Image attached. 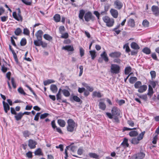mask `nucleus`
Here are the masks:
<instances>
[{
  "label": "nucleus",
  "instance_id": "nucleus-1",
  "mask_svg": "<svg viewBox=\"0 0 159 159\" xmlns=\"http://www.w3.org/2000/svg\"><path fill=\"white\" fill-rule=\"evenodd\" d=\"M67 129L68 131L72 132L75 130L77 125L73 120L69 119L67 121Z\"/></svg>",
  "mask_w": 159,
  "mask_h": 159
},
{
  "label": "nucleus",
  "instance_id": "nucleus-2",
  "mask_svg": "<svg viewBox=\"0 0 159 159\" xmlns=\"http://www.w3.org/2000/svg\"><path fill=\"white\" fill-rule=\"evenodd\" d=\"M103 21L106 24L107 27H111L114 23V20L113 18H111L107 16H105L102 17Z\"/></svg>",
  "mask_w": 159,
  "mask_h": 159
},
{
  "label": "nucleus",
  "instance_id": "nucleus-3",
  "mask_svg": "<svg viewBox=\"0 0 159 159\" xmlns=\"http://www.w3.org/2000/svg\"><path fill=\"white\" fill-rule=\"evenodd\" d=\"M120 67L117 64H111L110 66V72L111 74H116L120 72Z\"/></svg>",
  "mask_w": 159,
  "mask_h": 159
},
{
  "label": "nucleus",
  "instance_id": "nucleus-4",
  "mask_svg": "<svg viewBox=\"0 0 159 159\" xmlns=\"http://www.w3.org/2000/svg\"><path fill=\"white\" fill-rule=\"evenodd\" d=\"M145 133V131L142 132L139 134L137 138H133L131 140V143L134 144H138L139 141L143 139Z\"/></svg>",
  "mask_w": 159,
  "mask_h": 159
},
{
  "label": "nucleus",
  "instance_id": "nucleus-5",
  "mask_svg": "<svg viewBox=\"0 0 159 159\" xmlns=\"http://www.w3.org/2000/svg\"><path fill=\"white\" fill-rule=\"evenodd\" d=\"M118 109L116 107H114L112 108L111 112V114L110 113L107 112L106 114L107 116L110 119H112L113 116H118Z\"/></svg>",
  "mask_w": 159,
  "mask_h": 159
},
{
  "label": "nucleus",
  "instance_id": "nucleus-6",
  "mask_svg": "<svg viewBox=\"0 0 159 159\" xmlns=\"http://www.w3.org/2000/svg\"><path fill=\"white\" fill-rule=\"evenodd\" d=\"M93 16L92 13L89 11L86 13L84 16V18L85 20L87 22L91 20H93Z\"/></svg>",
  "mask_w": 159,
  "mask_h": 159
},
{
  "label": "nucleus",
  "instance_id": "nucleus-7",
  "mask_svg": "<svg viewBox=\"0 0 159 159\" xmlns=\"http://www.w3.org/2000/svg\"><path fill=\"white\" fill-rule=\"evenodd\" d=\"M20 9H18V13L17 14L16 12H14L12 13V16L14 18L18 21H22V18L20 15Z\"/></svg>",
  "mask_w": 159,
  "mask_h": 159
},
{
  "label": "nucleus",
  "instance_id": "nucleus-8",
  "mask_svg": "<svg viewBox=\"0 0 159 159\" xmlns=\"http://www.w3.org/2000/svg\"><path fill=\"white\" fill-rule=\"evenodd\" d=\"M151 10L155 16H158L159 15V8L157 6H152L151 7Z\"/></svg>",
  "mask_w": 159,
  "mask_h": 159
},
{
  "label": "nucleus",
  "instance_id": "nucleus-9",
  "mask_svg": "<svg viewBox=\"0 0 159 159\" xmlns=\"http://www.w3.org/2000/svg\"><path fill=\"white\" fill-rule=\"evenodd\" d=\"M114 5L115 6V8L118 9H120L122 8L123 4L119 0H116L114 2Z\"/></svg>",
  "mask_w": 159,
  "mask_h": 159
},
{
  "label": "nucleus",
  "instance_id": "nucleus-10",
  "mask_svg": "<svg viewBox=\"0 0 159 159\" xmlns=\"http://www.w3.org/2000/svg\"><path fill=\"white\" fill-rule=\"evenodd\" d=\"M110 13H111L112 16L114 18H117L118 15V11L113 8H111L110 11Z\"/></svg>",
  "mask_w": 159,
  "mask_h": 159
},
{
  "label": "nucleus",
  "instance_id": "nucleus-11",
  "mask_svg": "<svg viewBox=\"0 0 159 159\" xmlns=\"http://www.w3.org/2000/svg\"><path fill=\"white\" fill-rule=\"evenodd\" d=\"M145 156V155L143 153L140 152L134 156L132 158L134 159H143Z\"/></svg>",
  "mask_w": 159,
  "mask_h": 159
},
{
  "label": "nucleus",
  "instance_id": "nucleus-12",
  "mask_svg": "<svg viewBox=\"0 0 159 159\" xmlns=\"http://www.w3.org/2000/svg\"><path fill=\"white\" fill-rule=\"evenodd\" d=\"M36 143L35 141L32 139H30L29 141V146L31 148H34L36 146Z\"/></svg>",
  "mask_w": 159,
  "mask_h": 159
},
{
  "label": "nucleus",
  "instance_id": "nucleus-13",
  "mask_svg": "<svg viewBox=\"0 0 159 159\" xmlns=\"http://www.w3.org/2000/svg\"><path fill=\"white\" fill-rule=\"evenodd\" d=\"M62 49L67 50L68 51L73 52L74 50V49L72 45H68L65 46L63 47L62 48Z\"/></svg>",
  "mask_w": 159,
  "mask_h": 159
},
{
  "label": "nucleus",
  "instance_id": "nucleus-14",
  "mask_svg": "<svg viewBox=\"0 0 159 159\" xmlns=\"http://www.w3.org/2000/svg\"><path fill=\"white\" fill-rule=\"evenodd\" d=\"M121 53L119 52H112L109 54V56L112 58L118 57L120 56Z\"/></svg>",
  "mask_w": 159,
  "mask_h": 159
},
{
  "label": "nucleus",
  "instance_id": "nucleus-15",
  "mask_svg": "<svg viewBox=\"0 0 159 159\" xmlns=\"http://www.w3.org/2000/svg\"><path fill=\"white\" fill-rule=\"evenodd\" d=\"M102 58L106 62H107L109 61V59L107 54L105 51H104L100 55Z\"/></svg>",
  "mask_w": 159,
  "mask_h": 159
},
{
  "label": "nucleus",
  "instance_id": "nucleus-16",
  "mask_svg": "<svg viewBox=\"0 0 159 159\" xmlns=\"http://www.w3.org/2000/svg\"><path fill=\"white\" fill-rule=\"evenodd\" d=\"M147 89V86L146 85H141L139 89L138 92L140 93H142L145 91Z\"/></svg>",
  "mask_w": 159,
  "mask_h": 159
},
{
  "label": "nucleus",
  "instance_id": "nucleus-17",
  "mask_svg": "<svg viewBox=\"0 0 159 159\" xmlns=\"http://www.w3.org/2000/svg\"><path fill=\"white\" fill-rule=\"evenodd\" d=\"M85 11L83 9L80 10L79 14V17L80 20H84L83 17L85 14Z\"/></svg>",
  "mask_w": 159,
  "mask_h": 159
},
{
  "label": "nucleus",
  "instance_id": "nucleus-18",
  "mask_svg": "<svg viewBox=\"0 0 159 159\" xmlns=\"http://www.w3.org/2000/svg\"><path fill=\"white\" fill-rule=\"evenodd\" d=\"M2 104L5 111L6 113H7L8 111L10 110V107L7 103L5 101H3Z\"/></svg>",
  "mask_w": 159,
  "mask_h": 159
},
{
  "label": "nucleus",
  "instance_id": "nucleus-19",
  "mask_svg": "<svg viewBox=\"0 0 159 159\" xmlns=\"http://www.w3.org/2000/svg\"><path fill=\"white\" fill-rule=\"evenodd\" d=\"M50 89L53 93H56L57 91V88L55 84H51L50 87Z\"/></svg>",
  "mask_w": 159,
  "mask_h": 159
},
{
  "label": "nucleus",
  "instance_id": "nucleus-20",
  "mask_svg": "<svg viewBox=\"0 0 159 159\" xmlns=\"http://www.w3.org/2000/svg\"><path fill=\"white\" fill-rule=\"evenodd\" d=\"M82 85L85 87L87 90L90 92H92L93 90V88L92 87L89 86L87 84L85 83H82Z\"/></svg>",
  "mask_w": 159,
  "mask_h": 159
},
{
  "label": "nucleus",
  "instance_id": "nucleus-21",
  "mask_svg": "<svg viewBox=\"0 0 159 159\" xmlns=\"http://www.w3.org/2000/svg\"><path fill=\"white\" fill-rule=\"evenodd\" d=\"M128 25L131 27H134L135 26V21L133 19H130L128 21Z\"/></svg>",
  "mask_w": 159,
  "mask_h": 159
},
{
  "label": "nucleus",
  "instance_id": "nucleus-22",
  "mask_svg": "<svg viewBox=\"0 0 159 159\" xmlns=\"http://www.w3.org/2000/svg\"><path fill=\"white\" fill-rule=\"evenodd\" d=\"M43 34V32L42 30H40L38 31L35 34L37 39H42V35Z\"/></svg>",
  "mask_w": 159,
  "mask_h": 159
},
{
  "label": "nucleus",
  "instance_id": "nucleus-23",
  "mask_svg": "<svg viewBox=\"0 0 159 159\" xmlns=\"http://www.w3.org/2000/svg\"><path fill=\"white\" fill-rule=\"evenodd\" d=\"M121 145L124 147H128L129 146V144L128 143V139L126 138H124L123 142L121 143Z\"/></svg>",
  "mask_w": 159,
  "mask_h": 159
},
{
  "label": "nucleus",
  "instance_id": "nucleus-24",
  "mask_svg": "<svg viewBox=\"0 0 159 159\" xmlns=\"http://www.w3.org/2000/svg\"><path fill=\"white\" fill-rule=\"evenodd\" d=\"M57 123L61 127H64L66 125V122L64 120L61 119H58Z\"/></svg>",
  "mask_w": 159,
  "mask_h": 159
},
{
  "label": "nucleus",
  "instance_id": "nucleus-25",
  "mask_svg": "<svg viewBox=\"0 0 159 159\" xmlns=\"http://www.w3.org/2000/svg\"><path fill=\"white\" fill-rule=\"evenodd\" d=\"M131 47L132 48L135 49H139L140 48L138 44L136 43L133 42L131 44Z\"/></svg>",
  "mask_w": 159,
  "mask_h": 159
},
{
  "label": "nucleus",
  "instance_id": "nucleus-26",
  "mask_svg": "<svg viewBox=\"0 0 159 159\" xmlns=\"http://www.w3.org/2000/svg\"><path fill=\"white\" fill-rule=\"evenodd\" d=\"M89 156L95 159H98L99 158V155L94 153H89Z\"/></svg>",
  "mask_w": 159,
  "mask_h": 159
},
{
  "label": "nucleus",
  "instance_id": "nucleus-27",
  "mask_svg": "<svg viewBox=\"0 0 159 159\" xmlns=\"http://www.w3.org/2000/svg\"><path fill=\"white\" fill-rule=\"evenodd\" d=\"M23 115L22 113L20 112L15 116V117L17 120H20Z\"/></svg>",
  "mask_w": 159,
  "mask_h": 159
},
{
  "label": "nucleus",
  "instance_id": "nucleus-28",
  "mask_svg": "<svg viewBox=\"0 0 159 159\" xmlns=\"http://www.w3.org/2000/svg\"><path fill=\"white\" fill-rule=\"evenodd\" d=\"M153 93V89L150 85L148 86V95L151 97Z\"/></svg>",
  "mask_w": 159,
  "mask_h": 159
},
{
  "label": "nucleus",
  "instance_id": "nucleus-29",
  "mask_svg": "<svg viewBox=\"0 0 159 159\" xmlns=\"http://www.w3.org/2000/svg\"><path fill=\"white\" fill-rule=\"evenodd\" d=\"M53 18L56 22H59L60 21L61 19L60 16L58 14H56L54 16Z\"/></svg>",
  "mask_w": 159,
  "mask_h": 159
},
{
  "label": "nucleus",
  "instance_id": "nucleus-30",
  "mask_svg": "<svg viewBox=\"0 0 159 159\" xmlns=\"http://www.w3.org/2000/svg\"><path fill=\"white\" fill-rule=\"evenodd\" d=\"M54 82L55 81H54L53 80L49 79L44 81L43 82V84L44 85L46 86L50 84L54 83Z\"/></svg>",
  "mask_w": 159,
  "mask_h": 159
},
{
  "label": "nucleus",
  "instance_id": "nucleus-31",
  "mask_svg": "<svg viewBox=\"0 0 159 159\" xmlns=\"http://www.w3.org/2000/svg\"><path fill=\"white\" fill-rule=\"evenodd\" d=\"M138 134V132L135 130L131 131L129 133V135L131 137L136 136Z\"/></svg>",
  "mask_w": 159,
  "mask_h": 159
},
{
  "label": "nucleus",
  "instance_id": "nucleus-32",
  "mask_svg": "<svg viewBox=\"0 0 159 159\" xmlns=\"http://www.w3.org/2000/svg\"><path fill=\"white\" fill-rule=\"evenodd\" d=\"M99 106L100 109L103 110H105L106 107L105 104L104 102H100L99 103Z\"/></svg>",
  "mask_w": 159,
  "mask_h": 159
},
{
  "label": "nucleus",
  "instance_id": "nucleus-33",
  "mask_svg": "<svg viewBox=\"0 0 159 159\" xmlns=\"http://www.w3.org/2000/svg\"><path fill=\"white\" fill-rule=\"evenodd\" d=\"M62 92L64 95L65 97H69L70 95V93L66 89H63L62 90Z\"/></svg>",
  "mask_w": 159,
  "mask_h": 159
},
{
  "label": "nucleus",
  "instance_id": "nucleus-34",
  "mask_svg": "<svg viewBox=\"0 0 159 159\" xmlns=\"http://www.w3.org/2000/svg\"><path fill=\"white\" fill-rule=\"evenodd\" d=\"M42 41V39H37V40H34V43L35 46H41Z\"/></svg>",
  "mask_w": 159,
  "mask_h": 159
},
{
  "label": "nucleus",
  "instance_id": "nucleus-35",
  "mask_svg": "<svg viewBox=\"0 0 159 159\" xmlns=\"http://www.w3.org/2000/svg\"><path fill=\"white\" fill-rule=\"evenodd\" d=\"M131 70V67L129 66L126 67L125 70V73L126 75H128Z\"/></svg>",
  "mask_w": 159,
  "mask_h": 159
},
{
  "label": "nucleus",
  "instance_id": "nucleus-36",
  "mask_svg": "<svg viewBox=\"0 0 159 159\" xmlns=\"http://www.w3.org/2000/svg\"><path fill=\"white\" fill-rule=\"evenodd\" d=\"M43 38L46 40L50 41L52 39V37L48 34H44L43 35Z\"/></svg>",
  "mask_w": 159,
  "mask_h": 159
},
{
  "label": "nucleus",
  "instance_id": "nucleus-37",
  "mask_svg": "<svg viewBox=\"0 0 159 159\" xmlns=\"http://www.w3.org/2000/svg\"><path fill=\"white\" fill-rule=\"evenodd\" d=\"M89 52L91 56L92 59L93 60L96 57V51L94 50H91L89 51Z\"/></svg>",
  "mask_w": 159,
  "mask_h": 159
},
{
  "label": "nucleus",
  "instance_id": "nucleus-38",
  "mask_svg": "<svg viewBox=\"0 0 159 159\" xmlns=\"http://www.w3.org/2000/svg\"><path fill=\"white\" fill-rule=\"evenodd\" d=\"M93 96L94 97H97L98 98H101L102 95L99 92L94 91L93 93Z\"/></svg>",
  "mask_w": 159,
  "mask_h": 159
},
{
  "label": "nucleus",
  "instance_id": "nucleus-39",
  "mask_svg": "<svg viewBox=\"0 0 159 159\" xmlns=\"http://www.w3.org/2000/svg\"><path fill=\"white\" fill-rule=\"evenodd\" d=\"M117 116H113L112 119H113L112 120V121L113 122H114L116 123H118L119 122V120L118 117Z\"/></svg>",
  "mask_w": 159,
  "mask_h": 159
},
{
  "label": "nucleus",
  "instance_id": "nucleus-40",
  "mask_svg": "<svg viewBox=\"0 0 159 159\" xmlns=\"http://www.w3.org/2000/svg\"><path fill=\"white\" fill-rule=\"evenodd\" d=\"M143 52L147 54H149L151 51L150 49L148 48H145L143 49Z\"/></svg>",
  "mask_w": 159,
  "mask_h": 159
},
{
  "label": "nucleus",
  "instance_id": "nucleus-41",
  "mask_svg": "<svg viewBox=\"0 0 159 159\" xmlns=\"http://www.w3.org/2000/svg\"><path fill=\"white\" fill-rule=\"evenodd\" d=\"M123 48L125 49V51L127 52H128L130 51V49L128 43L125 44L124 45Z\"/></svg>",
  "mask_w": 159,
  "mask_h": 159
},
{
  "label": "nucleus",
  "instance_id": "nucleus-42",
  "mask_svg": "<svg viewBox=\"0 0 159 159\" xmlns=\"http://www.w3.org/2000/svg\"><path fill=\"white\" fill-rule=\"evenodd\" d=\"M141 85V82L140 81H138L135 84L134 87L136 89H139Z\"/></svg>",
  "mask_w": 159,
  "mask_h": 159
},
{
  "label": "nucleus",
  "instance_id": "nucleus-43",
  "mask_svg": "<svg viewBox=\"0 0 159 159\" xmlns=\"http://www.w3.org/2000/svg\"><path fill=\"white\" fill-rule=\"evenodd\" d=\"M21 32L22 30H21V29L19 28H18L14 32V33L16 35H19L21 33Z\"/></svg>",
  "mask_w": 159,
  "mask_h": 159
},
{
  "label": "nucleus",
  "instance_id": "nucleus-44",
  "mask_svg": "<svg viewBox=\"0 0 159 159\" xmlns=\"http://www.w3.org/2000/svg\"><path fill=\"white\" fill-rule=\"evenodd\" d=\"M129 82L131 84H133L137 80V78L135 77H132L129 78Z\"/></svg>",
  "mask_w": 159,
  "mask_h": 159
},
{
  "label": "nucleus",
  "instance_id": "nucleus-45",
  "mask_svg": "<svg viewBox=\"0 0 159 159\" xmlns=\"http://www.w3.org/2000/svg\"><path fill=\"white\" fill-rule=\"evenodd\" d=\"M18 92L21 94L25 95L26 94L24 92L23 89L21 87L19 88L18 89Z\"/></svg>",
  "mask_w": 159,
  "mask_h": 159
},
{
  "label": "nucleus",
  "instance_id": "nucleus-46",
  "mask_svg": "<svg viewBox=\"0 0 159 159\" xmlns=\"http://www.w3.org/2000/svg\"><path fill=\"white\" fill-rule=\"evenodd\" d=\"M142 25L144 27H147L149 26V22L147 20H144L143 22Z\"/></svg>",
  "mask_w": 159,
  "mask_h": 159
},
{
  "label": "nucleus",
  "instance_id": "nucleus-47",
  "mask_svg": "<svg viewBox=\"0 0 159 159\" xmlns=\"http://www.w3.org/2000/svg\"><path fill=\"white\" fill-rule=\"evenodd\" d=\"M65 30V28L64 26L62 25L60 26L59 29V33L61 34H62Z\"/></svg>",
  "mask_w": 159,
  "mask_h": 159
},
{
  "label": "nucleus",
  "instance_id": "nucleus-48",
  "mask_svg": "<svg viewBox=\"0 0 159 159\" xmlns=\"http://www.w3.org/2000/svg\"><path fill=\"white\" fill-rule=\"evenodd\" d=\"M26 43V39L25 38L22 39L20 42V44L22 46H24L25 45Z\"/></svg>",
  "mask_w": 159,
  "mask_h": 159
},
{
  "label": "nucleus",
  "instance_id": "nucleus-49",
  "mask_svg": "<svg viewBox=\"0 0 159 159\" xmlns=\"http://www.w3.org/2000/svg\"><path fill=\"white\" fill-rule=\"evenodd\" d=\"M36 155H42L41 150L40 148L38 149L34 152Z\"/></svg>",
  "mask_w": 159,
  "mask_h": 159
},
{
  "label": "nucleus",
  "instance_id": "nucleus-50",
  "mask_svg": "<svg viewBox=\"0 0 159 159\" xmlns=\"http://www.w3.org/2000/svg\"><path fill=\"white\" fill-rule=\"evenodd\" d=\"M24 136L25 137H29L30 134V133L27 130L24 131L23 132Z\"/></svg>",
  "mask_w": 159,
  "mask_h": 159
},
{
  "label": "nucleus",
  "instance_id": "nucleus-51",
  "mask_svg": "<svg viewBox=\"0 0 159 159\" xmlns=\"http://www.w3.org/2000/svg\"><path fill=\"white\" fill-rule=\"evenodd\" d=\"M62 35L61 37L62 38L67 39L68 38L69 35L67 33H62L61 34Z\"/></svg>",
  "mask_w": 159,
  "mask_h": 159
},
{
  "label": "nucleus",
  "instance_id": "nucleus-52",
  "mask_svg": "<svg viewBox=\"0 0 159 159\" xmlns=\"http://www.w3.org/2000/svg\"><path fill=\"white\" fill-rule=\"evenodd\" d=\"M11 84H12L13 88L14 89H16V83L14 79V78H11Z\"/></svg>",
  "mask_w": 159,
  "mask_h": 159
},
{
  "label": "nucleus",
  "instance_id": "nucleus-53",
  "mask_svg": "<svg viewBox=\"0 0 159 159\" xmlns=\"http://www.w3.org/2000/svg\"><path fill=\"white\" fill-rule=\"evenodd\" d=\"M70 146H67L66 147V148L65 149V159H67V157H68V153H67V150L69 148H70Z\"/></svg>",
  "mask_w": 159,
  "mask_h": 159
},
{
  "label": "nucleus",
  "instance_id": "nucleus-54",
  "mask_svg": "<svg viewBox=\"0 0 159 159\" xmlns=\"http://www.w3.org/2000/svg\"><path fill=\"white\" fill-rule=\"evenodd\" d=\"M30 31L27 28L24 29L23 30V33L24 34L27 35H29L30 34Z\"/></svg>",
  "mask_w": 159,
  "mask_h": 159
},
{
  "label": "nucleus",
  "instance_id": "nucleus-55",
  "mask_svg": "<svg viewBox=\"0 0 159 159\" xmlns=\"http://www.w3.org/2000/svg\"><path fill=\"white\" fill-rule=\"evenodd\" d=\"M1 70L3 73H5L7 71L8 68L4 66V65H2L1 66Z\"/></svg>",
  "mask_w": 159,
  "mask_h": 159
},
{
  "label": "nucleus",
  "instance_id": "nucleus-56",
  "mask_svg": "<svg viewBox=\"0 0 159 159\" xmlns=\"http://www.w3.org/2000/svg\"><path fill=\"white\" fill-rule=\"evenodd\" d=\"M22 1V2L26 4V5H30L32 3V2L31 1H26V0H21Z\"/></svg>",
  "mask_w": 159,
  "mask_h": 159
},
{
  "label": "nucleus",
  "instance_id": "nucleus-57",
  "mask_svg": "<svg viewBox=\"0 0 159 159\" xmlns=\"http://www.w3.org/2000/svg\"><path fill=\"white\" fill-rule=\"evenodd\" d=\"M80 56L82 57L84 54V50L81 47H80Z\"/></svg>",
  "mask_w": 159,
  "mask_h": 159
},
{
  "label": "nucleus",
  "instance_id": "nucleus-58",
  "mask_svg": "<svg viewBox=\"0 0 159 159\" xmlns=\"http://www.w3.org/2000/svg\"><path fill=\"white\" fill-rule=\"evenodd\" d=\"M73 99L77 102H80V99L76 96H74L73 97Z\"/></svg>",
  "mask_w": 159,
  "mask_h": 159
},
{
  "label": "nucleus",
  "instance_id": "nucleus-59",
  "mask_svg": "<svg viewBox=\"0 0 159 159\" xmlns=\"http://www.w3.org/2000/svg\"><path fill=\"white\" fill-rule=\"evenodd\" d=\"M157 82L156 81H151L150 82V84L153 88H155Z\"/></svg>",
  "mask_w": 159,
  "mask_h": 159
},
{
  "label": "nucleus",
  "instance_id": "nucleus-60",
  "mask_svg": "<svg viewBox=\"0 0 159 159\" xmlns=\"http://www.w3.org/2000/svg\"><path fill=\"white\" fill-rule=\"evenodd\" d=\"M83 151V149L82 148H79L78 151L77 153L79 155H81L82 154Z\"/></svg>",
  "mask_w": 159,
  "mask_h": 159
},
{
  "label": "nucleus",
  "instance_id": "nucleus-61",
  "mask_svg": "<svg viewBox=\"0 0 159 159\" xmlns=\"http://www.w3.org/2000/svg\"><path fill=\"white\" fill-rule=\"evenodd\" d=\"M57 100H59L61 99V93H58L56 94Z\"/></svg>",
  "mask_w": 159,
  "mask_h": 159
},
{
  "label": "nucleus",
  "instance_id": "nucleus-62",
  "mask_svg": "<svg viewBox=\"0 0 159 159\" xmlns=\"http://www.w3.org/2000/svg\"><path fill=\"white\" fill-rule=\"evenodd\" d=\"M48 115L49 114L47 113H44V114H43L41 115L40 116V118L41 119L45 118L47 117Z\"/></svg>",
  "mask_w": 159,
  "mask_h": 159
},
{
  "label": "nucleus",
  "instance_id": "nucleus-63",
  "mask_svg": "<svg viewBox=\"0 0 159 159\" xmlns=\"http://www.w3.org/2000/svg\"><path fill=\"white\" fill-rule=\"evenodd\" d=\"M157 135H156L153 137V140L152 143L154 144H156L157 143Z\"/></svg>",
  "mask_w": 159,
  "mask_h": 159
},
{
  "label": "nucleus",
  "instance_id": "nucleus-64",
  "mask_svg": "<svg viewBox=\"0 0 159 159\" xmlns=\"http://www.w3.org/2000/svg\"><path fill=\"white\" fill-rule=\"evenodd\" d=\"M79 69H80V71L79 76H80L82 75V73H83V66H80L79 67Z\"/></svg>",
  "mask_w": 159,
  "mask_h": 159
}]
</instances>
